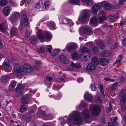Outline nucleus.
I'll use <instances>...</instances> for the list:
<instances>
[{
  "mask_svg": "<svg viewBox=\"0 0 126 126\" xmlns=\"http://www.w3.org/2000/svg\"><path fill=\"white\" fill-rule=\"evenodd\" d=\"M88 106V104L85 102L84 101H82L79 105V106L82 107L83 108L86 107Z\"/></svg>",
  "mask_w": 126,
  "mask_h": 126,
  "instance_id": "42",
  "label": "nucleus"
},
{
  "mask_svg": "<svg viewBox=\"0 0 126 126\" xmlns=\"http://www.w3.org/2000/svg\"><path fill=\"white\" fill-rule=\"evenodd\" d=\"M19 15L18 13L15 12L11 14L9 17V20L11 22H14L16 21L19 18Z\"/></svg>",
  "mask_w": 126,
  "mask_h": 126,
  "instance_id": "8",
  "label": "nucleus"
},
{
  "mask_svg": "<svg viewBox=\"0 0 126 126\" xmlns=\"http://www.w3.org/2000/svg\"><path fill=\"white\" fill-rule=\"evenodd\" d=\"M23 89V87L22 85L19 84L17 87L16 89V92L17 93H20L22 92Z\"/></svg>",
  "mask_w": 126,
  "mask_h": 126,
  "instance_id": "29",
  "label": "nucleus"
},
{
  "mask_svg": "<svg viewBox=\"0 0 126 126\" xmlns=\"http://www.w3.org/2000/svg\"><path fill=\"white\" fill-rule=\"evenodd\" d=\"M56 81L57 82L62 83V82H64L65 81L64 80V79L63 78L61 77L57 79H56Z\"/></svg>",
  "mask_w": 126,
  "mask_h": 126,
  "instance_id": "46",
  "label": "nucleus"
},
{
  "mask_svg": "<svg viewBox=\"0 0 126 126\" xmlns=\"http://www.w3.org/2000/svg\"><path fill=\"white\" fill-rule=\"evenodd\" d=\"M80 115V113L79 112H73L72 115H69L67 119V122L68 124L72 126L74 123L76 125L81 124L82 120Z\"/></svg>",
  "mask_w": 126,
  "mask_h": 126,
  "instance_id": "1",
  "label": "nucleus"
},
{
  "mask_svg": "<svg viewBox=\"0 0 126 126\" xmlns=\"http://www.w3.org/2000/svg\"><path fill=\"white\" fill-rule=\"evenodd\" d=\"M71 67L72 68L75 67L77 68H80L81 67L80 64L78 63H74L72 62H71L70 65Z\"/></svg>",
  "mask_w": 126,
  "mask_h": 126,
  "instance_id": "30",
  "label": "nucleus"
},
{
  "mask_svg": "<svg viewBox=\"0 0 126 126\" xmlns=\"http://www.w3.org/2000/svg\"><path fill=\"white\" fill-rule=\"evenodd\" d=\"M98 87L99 88L100 90V92L102 94L103 97L104 98L105 97V95L104 93V92L103 91V85L101 84H100L98 85Z\"/></svg>",
  "mask_w": 126,
  "mask_h": 126,
  "instance_id": "35",
  "label": "nucleus"
},
{
  "mask_svg": "<svg viewBox=\"0 0 126 126\" xmlns=\"http://www.w3.org/2000/svg\"><path fill=\"white\" fill-rule=\"evenodd\" d=\"M126 0H119V5L123 4L126 1Z\"/></svg>",
  "mask_w": 126,
  "mask_h": 126,
  "instance_id": "55",
  "label": "nucleus"
},
{
  "mask_svg": "<svg viewBox=\"0 0 126 126\" xmlns=\"http://www.w3.org/2000/svg\"><path fill=\"white\" fill-rule=\"evenodd\" d=\"M92 63H93L95 65H97L99 63L98 60L96 57H94L92 58L91 59Z\"/></svg>",
  "mask_w": 126,
  "mask_h": 126,
  "instance_id": "31",
  "label": "nucleus"
},
{
  "mask_svg": "<svg viewBox=\"0 0 126 126\" xmlns=\"http://www.w3.org/2000/svg\"><path fill=\"white\" fill-rule=\"evenodd\" d=\"M27 107L26 105H24L21 106L20 108V111L21 113H23L26 111L27 110Z\"/></svg>",
  "mask_w": 126,
  "mask_h": 126,
  "instance_id": "37",
  "label": "nucleus"
},
{
  "mask_svg": "<svg viewBox=\"0 0 126 126\" xmlns=\"http://www.w3.org/2000/svg\"><path fill=\"white\" fill-rule=\"evenodd\" d=\"M38 51L39 52H43L44 51V47L42 46H39L38 47Z\"/></svg>",
  "mask_w": 126,
  "mask_h": 126,
  "instance_id": "45",
  "label": "nucleus"
},
{
  "mask_svg": "<svg viewBox=\"0 0 126 126\" xmlns=\"http://www.w3.org/2000/svg\"><path fill=\"white\" fill-rule=\"evenodd\" d=\"M23 69V71H25L28 73H31L33 70V68L31 67L27 63H25L24 64Z\"/></svg>",
  "mask_w": 126,
  "mask_h": 126,
  "instance_id": "9",
  "label": "nucleus"
},
{
  "mask_svg": "<svg viewBox=\"0 0 126 126\" xmlns=\"http://www.w3.org/2000/svg\"><path fill=\"white\" fill-rule=\"evenodd\" d=\"M7 28L6 24L5 23H2L0 24V30L3 32H5Z\"/></svg>",
  "mask_w": 126,
  "mask_h": 126,
  "instance_id": "21",
  "label": "nucleus"
},
{
  "mask_svg": "<svg viewBox=\"0 0 126 126\" xmlns=\"http://www.w3.org/2000/svg\"><path fill=\"white\" fill-rule=\"evenodd\" d=\"M47 51L49 52H51V49H52V47L51 45H49L47 46Z\"/></svg>",
  "mask_w": 126,
  "mask_h": 126,
  "instance_id": "57",
  "label": "nucleus"
},
{
  "mask_svg": "<svg viewBox=\"0 0 126 126\" xmlns=\"http://www.w3.org/2000/svg\"><path fill=\"white\" fill-rule=\"evenodd\" d=\"M61 95L58 96L54 95L53 96V98L54 99L57 100H59L60 99V98H61Z\"/></svg>",
  "mask_w": 126,
  "mask_h": 126,
  "instance_id": "61",
  "label": "nucleus"
},
{
  "mask_svg": "<svg viewBox=\"0 0 126 126\" xmlns=\"http://www.w3.org/2000/svg\"><path fill=\"white\" fill-rule=\"evenodd\" d=\"M81 115L86 121H91V116L89 113L88 109H85L82 111L81 112Z\"/></svg>",
  "mask_w": 126,
  "mask_h": 126,
  "instance_id": "6",
  "label": "nucleus"
},
{
  "mask_svg": "<svg viewBox=\"0 0 126 126\" xmlns=\"http://www.w3.org/2000/svg\"><path fill=\"white\" fill-rule=\"evenodd\" d=\"M30 36V32L28 30H27L26 31L25 34V37L27 38L29 37Z\"/></svg>",
  "mask_w": 126,
  "mask_h": 126,
  "instance_id": "58",
  "label": "nucleus"
},
{
  "mask_svg": "<svg viewBox=\"0 0 126 126\" xmlns=\"http://www.w3.org/2000/svg\"><path fill=\"white\" fill-rule=\"evenodd\" d=\"M100 13H101L102 14L101 16L99 18L100 22V23H101L104 20L106 19V18L105 14L103 12L101 11L100 12Z\"/></svg>",
  "mask_w": 126,
  "mask_h": 126,
  "instance_id": "23",
  "label": "nucleus"
},
{
  "mask_svg": "<svg viewBox=\"0 0 126 126\" xmlns=\"http://www.w3.org/2000/svg\"><path fill=\"white\" fill-rule=\"evenodd\" d=\"M101 5L104 7L105 9L107 10L110 9L112 6L109 3H108L106 1H104L101 2Z\"/></svg>",
  "mask_w": 126,
  "mask_h": 126,
  "instance_id": "17",
  "label": "nucleus"
},
{
  "mask_svg": "<svg viewBox=\"0 0 126 126\" xmlns=\"http://www.w3.org/2000/svg\"><path fill=\"white\" fill-rule=\"evenodd\" d=\"M101 2L98 3L97 4H94L91 8V12L94 15L97 14V12L98 10L101 9Z\"/></svg>",
  "mask_w": 126,
  "mask_h": 126,
  "instance_id": "7",
  "label": "nucleus"
},
{
  "mask_svg": "<svg viewBox=\"0 0 126 126\" xmlns=\"http://www.w3.org/2000/svg\"><path fill=\"white\" fill-rule=\"evenodd\" d=\"M68 18L65 17L64 19L62 20V22L63 24H66Z\"/></svg>",
  "mask_w": 126,
  "mask_h": 126,
  "instance_id": "56",
  "label": "nucleus"
},
{
  "mask_svg": "<svg viewBox=\"0 0 126 126\" xmlns=\"http://www.w3.org/2000/svg\"><path fill=\"white\" fill-rule=\"evenodd\" d=\"M92 50L93 51V52L96 53L99 52V50L98 48L96 47H93L92 48Z\"/></svg>",
  "mask_w": 126,
  "mask_h": 126,
  "instance_id": "50",
  "label": "nucleus"
},
{
  "mask_svg": "<svg viewBox=\"0 0 126 126\" xmlns=\"http://www.w3.org/2000/svg\"><path fill=\"white\" fill-rule=\"evenodd\" d=\"M91 12L88 9L85 10L83 11V14L80 15L79 18V20L81 22L85 21L86 19L90 16Z\"/></svg>",
  "mask_w": 126,
  "mask_h": 126,
  "instance_id": "4",
  "label": "nucleus"
},
{
  "mask_svg": "<svg viewBox=\"0 0 126 126\" xmlns=\"http://www.w3.org/2000/svg\"><path fill=\"white\" fill-rule=\"evenodd\" d=\"M66 24L69 26H72L74 25V23L71 20L68 19Z\"/></svg>",
  "mask_w": 126,
  "mask_h": 126,
  "instance_id": "47",
  "label": "nucleus"
},
{
  "mask_svg": "<svg viewBox=\"0 0 126 126\" xmlns=\"http://www.w3.org/2000/svg\"><path fill=\"white\" fill-rule=\"evenodd\" d=\"M3 65L5 69L6 70V71L8 72L10 71L11 69V67L9 66V65H6L5 64V65Z\"/></svg>",
  "mask_w": 126,
  "mask_h": 126,
  "instance_id": "43",
  "label": "nucleus"
},
{
  "mask_svg": "<svg viewBox=\"0 0 126 126\" xmlns=\"http://www.w3.org/2000/svg\"><path fill=\"white\" fill-rule=\"evenodd\" d=\"M35 92L36 91H32V89H31L29 93V94L30 95H32L34 94Z\"/></svg>",
  "mask_w": 126,
  "mask_h": 126,
  "instance_id": "53",
  "label": "nucleus"
},
{
  "mask_svg": "<svg viewBox=\"0 0 126 126\" xmlns=\"http://www.w3.org/2000/svg\"><path fill=\"white\" fill-rule=\"evenodd\" d=\"M90 109L92 114L95 115L99 114L100 113V108L98 105H92L90 106Z\"/></svg>",
  "mask_w": 126,
  "mask_h": 126,
  "instance_id": "5",
  "label": "nucleus"
},
{
  "mask_svg": "<svg viewBox=\"0 0 126 126\" xmlns=\"http://www.w3.org/2000/svg\"><path fill=\"white\" fill-rule=\"evenodd\" d=\"M91 90L93 91H95L96 89V86L94 85H93L91 87Z\"/></svg>",
  "mask_w": 126,
  "mask_h": 126,
  "instance_id": "59",
  "label": "nucleus"
},
{
  "mask_svg": "<svg viewBox=\"0 0 126 126\" xmlns=\"http://www.w3.org/2000/svg\"><path fill=\"white\" fill-rule=\"evenodd\" d=\"M80 51L82 54L90 53L89 50L86 47H82L80 49Z\"/></svg>",
  "mask_w": 126,
  "mask_h": 126,
  "instance_id": "24",
  "label": "nucleus"
},
{
  "mask_svg": "<svg viewBox=\"0 0 126 126\" xmlns=\"http://www.w3.org/2000/svg\"><path fill=\"white\" fill-rule=\"evenodd\" d=\"M11 10L10 8L6 7H4L3 9V12L4 14L6 16H8L9 14L10 11Z\"/></svg>",
  "mask_w": 126,
  "mask_h": 126,
  "instance_id": "25",
  "label": "nucleus"
},
{
  "mask_svg": "<svg viewBox=\"0 0 126 126\" xmlns=\"http://www.w3.org/2000/svg\"><path fill=\"white\" fill-rule=\"evenodd\" d=\"M16 83V82L15 81H13L11 82V84H10L9 85L11 86V85L12 86L14 87H15Z\"/></svg>",
  "mask_w": 126,
  "mask_h": 126,
  "instance_id": "62",
  "label": "nucleus"
},
{
  "mask_svg": "<svg viewBox=\"0 0 126 126\" xmlns=\"http://www.w3.org/2000/svg\"><path fill=\"white\" fill-rule=\"evenodd\" d=\"M109 21L112 22H114L116 20V19L112 15H110L109 16Z\"/></svg>",
  "mask_w": 126,
  "mask_h": 126,
  "instance_id": "41",
  "label": "nucleus"
},
{
  "mask_svg": "<svg viewBox=\"0 0 126 126\" xmlns=\"http://www.w3.org/2000/svg\"><path fill=\"white\" fill-rule=\"evenodd\" d=\"M79 56V55L76 53H74L72 55V57L73 60H76L78 59Z\"/></svg>",
  "mask_w": 126,
  "mask_h": 126,
  "instance_id": "40",
  "label": "nucleus"
},
{
  "mask_svg": "<svg viewBox=\"0 0 126 126\" xmlns=\"http://www.w3.org/2000/svg\"><path fill=\"white\" fill-rule=\"evenodd\" d=\"M45 108H46V107H41L40 108L41 109V110L42 111V117L45 120H48L49 119V115L48 114H46L45 112L44 111V110H43V109H44Z\"/></svg>",
  "mask_w": 126,
  "mask_h": 126,
  "instance_id": "13",
  "label": "nucleus"
},
{
  "mask_svg": "<svg viewBox=\"0 0 126 126\" xmlns=\"http://www.w3.org/2000/svg\"><path fill=\"white\" fill-rule=\"evenodd\" d=\"M95 65L93 64L92 63L88 64L86 66V70L89 72H90L95 69Z\"/></svg>",
  "mask_w": 126,
  "mask_h": 126,
  "instance_id": "15",
  "label": "nucleus"
},
{
  "mask_svg": "<svg viewBox=\"0 0 126 126\" xmlns=\"http://www.w3.org/2000/svg\"><path fill=\"white\" fill-rule=\"evenodd\" d=\"M100 64L102 65H105L108 64L109 63L108 60L106 59L101 58L99 60Z\"/></svg>",
  "mask_w": 126,
  "mask_h": 126,
  "instance_id": "20",
  "label": "nucleus"
},
{
  "mask_svg": "<svg viewBox=\"0 0 126 126\" xmlns=\"http://www.w3.org/2000/svg\"><path fill=\"white\" fill-rule=\"evenodd\" d=\"M42 63V62L40 61H36V63L35 64L34 67L35 69L38 70L40 68V66Z\"/></svg>",
  "mask_w": 126,
  "mask_h": 126,
  "instance_id": "33",
  "label": "nucleus"
},
{
  "mask_svg": "<svg viewBox=\"0 0 126 126\" xmlns=\"http://www.w3.org/2000/svg\"><path fill=\"white\" fill-rule=\"evenodd\" d=\"M100 121L102 124H104L106 123L105 119L104 118H102L101 119Z\"/></svg>",
  "mask_w": 126,
  "mask_h": 126,
  "instance_id": "64",
  "label": "nucleus"
},
{
  "mask_svg": "<svg viewBox=\"0 0 126 126\" xmlns=\"http://www.w3.org/2000/svg\"><path fill=\"white\" fill-rule=\"evenodd\" d=\"M77 81L79 83L82 82L83 81V79L81 77L78 78L77 79Z\"/></svg>",
  "mask_w": 126,
  "mask_h": 126,
  "instance_id": "60",
  "label": "nucleus"
},
{
  "mask_svg": "<svg viewBox=\"0 0 126 126\" xmlns=\"http://www.w3.org/2000/svg\"><path fill=\"white\" fill-rule=\"evenodd\" d=\"M98 43L99 46L100 48L102 49H104L106 48V47L104 45L102 41H98L96 44H97Z\"/></svg>",
  "mask_w": 126,
  "mask_h": 126,
  "instance_id": "34",
  "label": "nucleus"
},
{
  "mask_svg": "<svg viewBox=\"0 0 126 126\" xmlns=\"http://www.w3.org/2000/svg\"><path fill=\"white\" fill-rule=\"evenodd\" d=\"M84 97L86 100L90 101L92 99V96L91 94H90L88 92H86L84 94Z\"/></svg>",
  "mask_w": 126,
  "mask_h": 126,
  "instance_id": "22",
  "label": "nucleus"
},
{
  "mask_svg": "<svg viewBox=\"0 0 126 126\" xmlns=\"http://www.w3.org/2000/svg\"><path fill=\"white\" fill-rule=\"evenodd\" d=\"M117 117H115L114 119H113V121L112 122L114 123V125H118L117 121Z\"/></svg>",
  "mask_w": 126,
  "mask_h": 126,
  "instance_id": "54",
  "label": "nucleus"
},
{
  "mask_svg": "<svg viewBox=\"0 0 126 126\" xmlns=\"http://www.w3.org/2000/svg\"><path fill=\"white\" fill-rule=\"evenodd\" d=\"M14 70L17 74L20 73L23 71L20 66L17 64H16L15 65L14 67Z\"/></svg>",
  "mask_w": 126,
  "mask_h": 126,
  "instance_id": "14",
  "label": "nucleus"
},
{
  "mask_svg": "<svg viewBox=\"0 0 126 126\" xmlns=\"http://www.w3.org/2000/svg\"><path fill=\"white\" fill-rule=\"evenodd\" d=\"M63 84H62L61 85H59V86H57L56 84H55L53 86V88L55 90L59 89H60L63 85Z\"/></svg>",
  "mask_w": 126,
  "mask_h": 126,
  "instance_id": "44",
  "label": "nucleus"
},
{
  "mask_svg": "<svg viewBox=\"0 0 126 126\" xmlns=\"http://www.w3.org/2000/svg\"><path fill=\"white\" fill-rule=\"evenodd\" d=\"M37 33L38 38L42 42L45 41V37L47 42H48L51 39L50 33L48 32L43 31L42 30H40L38 31Z\"/></svg>",
  "mask_w": 126,
  "mask_h": 126,
  "instance_id": "2",
  "label": "nucleus"
},
{
  "mask_svg": "<svg viewBox=\"0 0 126 126\" xmlns=\"http://www.w3.org/2000/svg\"><path fill=\"white\" fill-rule=\"evenodd\" d=\"M18 32L17 31V29L15 27L12 28L11 31V34L13 35L16 36L18 35Z\"/></svg>",
  "mask_w": 126,
  "mask_h": 126,
  "instance_id": "26",
  "label": "nucleus"
},
{
  "mask_svg": "<svg viewBox=\"0 0 126 126\" xmlns=\"http://www.w3.org/2000/svg\"><path fill=\"white\" fill-rule=\"evenodd\" d=\"M77 47L76 44L74 43L73 44L69 47L68 50L69 51L71 52L75 49Z\"/></svg>",
  "mask_w": 126,
  "mask_h": 126,
  "instance_id": "32",
  "label": "nucleus"
},
{
  "mask_svg": "<svg viewBox=\"0 0 126 126\" xmlns=\"http://www.w3.org/2000/svg\"><path fill=\"white\" fill-rule=\"evenodd\" d=\"M47 26L50 30H53L55 29V24L53 21H50L47 22Z\"/></svg>",
  "mask_w": 126,
  "mask_h": 126,
  "instance_id": "18",
  "label": "nucleus"
},
{
  "mask_svg": "<svg viewBox=\"0 0 126 126\" xmlns=\"http://www.w3.org/2000/svg\"><path fill=\"white\" fill-rule=\"evenodd\" d=\"M45 8L46 9H48L50 5V3L47 1H46L44 2Z\"/></svg>",
  "mask_w": 126,
  "mask_h": 126,
  "instance_id": "49",
  "label": "nucleus"
},
{
  "mask_svg": "<svg viewBox=\"0 0 126 126\" xmlns=\"http://www.w3.org/2000/svg\"><path fill=\"white\" fill-rule=\"evenodd\" d=\"M29 100V97L26 95L22 97L21 100V101L23 104H25L28 103Z\"/></svg>",
  "mask_w": 126,
  "mask_h": 126,
  "instance_id": "28",
  "label": "nucleus"
},
{
  "mask_svg": "<svg viewBox=\"0 0 126 126\" xmlns=\"http://www.w3.org/2000/svg\"><path fill=\"white\" fill-rule=\"evenodd\" d=\"M110 54V52L107 51H105L101 53V55L102 56L104 57H107Z\"/></svg>",
  "mask_w": 126,
  "mask_h": 126,
  "instance_id": "39",
  "label": "nucleus"
},
{
  "mask_svg": "<svg viewBox=\"0 0 126 126\" xmlns=\"http://www.w3.org/2000/svg\"><path fill=\"white\" fill-rule=\"evenodd\" d=\"M86 55L83 56L82 55L80 56V58L83 62H85L89 61L90 59V53L86 54Z\"/></svg>",
  "mask_w": 126,
  "mask_h": 126,
  "instance_id": "11",
  "label": "nucleus"
},
{
  "mask_svg": "<svg viewBox=\"0 0 126 126\" xmlns=\"http://www.w3.org/2000/svg\"><path fill=\"white\" fill-rule=\"evenodd\" d=\"M121 105L124 106L125 107H126V93L123 94V95L120 100Z\"/></svg>",
  "mask_w": 126,
  "mask_h": 126,
  "instance_id": "16",
  "label": "nucleus"
},
{
  "mask_svg": "<svg viewBox=\"0 0 126 126\" xmlns=\"http://www.w3.org/2000/svg\"><path fill=\"white\" fill-rule=\"evenodd\" d=\"M40 7V4L39 2H37L35 5V8L36 9H38Z\"/></svg>",
  "mask_w": 126,
  "mask_h": 126,
  "instance_id": "63",
  "label": "nucleus"
},
{
  "mask_svg": "<svg viewBox=\"0 0 126 126\" xmlns=\"http://www.w3.org/2000/svg\"><path fill=\"white\" fill-rule=\"evenodd\" d=\"M23 24L25 26L27 27L28 26V19L27 16L24 15H22L21 16V20L19 27V29L20 30H22L24 27Z\"/></svg>",
  "mask_w": 126,
  "mask_h": 126,
  "instance_id": "3",
  "label": "nucleus"
},
{
  "mask_svg": "<svg viewBox=\"0 0 126 126\" xmlns=\"http://www.w3.org/2000/svg\"><path fill=\"white\" fill-rule=\"evenodd\" d=\"M59 59L63 63H67L69 62L68 60L66 58L65 56L63 55L60 56Z\"/></svg>",
  "mask_w": 126,
  "mask_h": 126,
  "instance_id": "19",
  "label": "nucleus"
},
{
  "mask_svg": "<svg viewBox=\"0 0 126 126\" xmlns=\"http://www.w3.org/2000/svg\"><path fill=\"white\" fill-rule=\"evenodd\" d=\"M98 20L97 18L95 16H94L91 19L90 23V24L93 27L96 26L98 23Z\"/></svg>",
  "mask_w": 126,
  "mask_h": 126,
  "instance_id": "10",
  "label": "nucleus"
},
{
  "mask_svg": "<svg viewBox=\"0 0 126 126\" xmlns=\"http://www.w3.org/2000/svg\"><path fill=\"white\" fill-rule=\"evenodd\" d=\"M37 42L36 37L35 36H33L31 37L30 38V42L32 44H34Z\"/></svg>",
  "mask_w": 126,
  "mask_h": 126,
  "instance_id": "36",
  "label": "nucleus"
},
{
  "mask_svg": "<svg viewBox=\"0 0 126 126\" xmlns=\"http://www.w3.org/2000/svg\"><path fill=\"white\" fill-rule=\"evenodd\" d=\"M10 64V62L9 60H8L7 59H5L4 61V62H3V65H9Z\"/></svg>",
  "mask_w": 126,
  "mask_h": 126,
  "instance_id": "52",
  "label": "nucleus"
},
{
  "mask_svg": "<svg viewBox=\"0 0 126 126\" xmlns=\"http://www.w3.org/2000/svg\"><path fill=\"white\" fill-rule=\"evenodd\" d=\"M59 50L58 49H55L53 51V55L54 56L58 54L60 52Z\"/></svg>",
  "mask_w": 126,
  "mask_h": 126,
  "instance_id": "51",
  "label": "nucleus"
},
{
  "mask_svg": "<svg viewBox=\"0 0 126 126\" xmlns=\"http://www.w3.org/2000/svg\"><path fill=\"white\" fill-rule=\"evenodd\" d=\"M7 3V0H1L0 1V5L2 7H3L6 5Z\"/></svg>",
  "mask_w": 126,
  "mask_h": 126,
  "instance_id": "38",
  "label": "nucleus"
},
{
  "mask_svg": "<svg viewBox=\"0 0 126 126\" xmlns=\"http://www.w3.org/2000/svg\"><path fill=\"white\" fill-rule=\"evenodd\" d=\"M83 30L85 33L87 35H91L93 33L92 29L88 26H86L83 28Z\"/></svg>",
  "mask_w": 126,
  "mask_h": 126,
  "instance_id": "12",
  "label": "nucleus"
},
{
  "mask_svg": "<svg viewBox=\"0 0 126 126\" xmlns=\"http://www.w3.org/2000/svg\"><path fill=\"white\" fill-rule=\"evenodd\" d=\"M1 79V81L2 82L5 83L7 81V77L5 76H3Z\"/></svg>",
  "mask_w": 126,
  "mask_h": 126,
  "instance_id": "48",
  "label": "nucleus"
},
{
  "mask_svg": "<svg viewBox=\"0 0 126 126\" xmlns=\"http://www.w3.org/2000/svg\"><path fill=\"white\" fill-rule=\"evenodd\" d=\"M81 1L85 3L87 5L89 6H91L93 3V0H81Z\"/></svg>",
  "mask_w": 126,
  "mask_h": 126,
  "instance_id": "27",
  "label": "nucleus"
}]
</instances>
